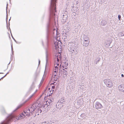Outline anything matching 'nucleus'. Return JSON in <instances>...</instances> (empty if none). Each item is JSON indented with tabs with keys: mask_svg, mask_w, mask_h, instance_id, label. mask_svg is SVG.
<instances>
[{
	"mask_svg": "<svg viewBox=\"0 0 124 124\" xmlns=\"http://www.w3.org/2000/svg\"><path fill=\"white\" fill-rule=\"evenodd\" d=\"M42 107L39 102L38 101L35 102L29 108L27 109L23 112L26 116H29L32 114L33 112L35 115H39L42 111Z\"/></svg>",
	"mask_w": 124,
	"mask_h": 124,
	"instance_id": "nucleus-1",
	"label": "nucleus"
},
{
	"mask_svg": "<svg viewBox=\"0 0 124 124\" xmlns=\"http://www.w3.org/2000/svg\"><path fill=\"white\" fill-rule=\"evenodd\" d=\"M25 117L23 112L20 114L19 116H17L14 114L9 115L6 120L2 122L1 124H8L10 122L16 121V120L22 119Z\"/></svg>",
	"mask_w": 124,
	"mask_h": 124,
	"instance_id": "nucleus-2",
	"label": "nucleus"
},
{
	"mask_svg": "<svg viewBox=\"0 0 124 124\" xmlns=\"http://www.w3.org/2000/svg\"><path fill=\"white\" fill-rule=\"evenodd\" d=\"M37 92V90H36L34 93L32 94L31 95L30 97H29L27 99L25 100H23L22 101L21 103L17 106L16 110H17L21 108L23 106L26 102L30 100L32 98V97L33 96L34 94H35Z\"/></svg>",
	"mask_w": 124,
	"mask_h": 124,
	"instance_id": "nucleus-3",
	"label": "nucleus"
},
{
	"mask_svg": "<svg viewBox=\"0 0 124 124\" xmlns=\"http://www.w3.org/2000/svg\"><path fill=\"white\" fill-rule=\"evenodd\" d=\"M59 40L60 38L59 37H57L54 39V46L55 49L57 50H58V48L59 49L61 43V42Z\"/></svg>",
	"mask_w": 124,
	"mask_h": 124,
	"instance_id": "nucleus-4",
	"label": "nucleus"
},
{
	"mask_svg": "<svg viewBox=\"0 0 124 124\" xmlns=\"http://www.w3.org/2000/svg\"><path fill=\"white\" fill-rule=\"evenodd\" d=\"M104 82L107 86L110 87L113 85V83L109 79H106L104 80Z\"/></svg>",
	"mask_w": 124,
	"mask_h": 124,
	"instance_id": "nucleus-5",
	"label": "nucleus"
},
{
	"mask_svg": "<svg viewBox=\"0 0 124 124\" xmlns=\"http://www.w3.org/2000/svg\"><path fill=\"white\" fill-rule=\"evenodd\" d=\"M56 0H51V7L52 10L54 9L55 12H56L55 7V3L56 2Z\"/></svg>",
	"mask_w": 124,
	"mask_h": 124,
	"instance_id": "nucleus-6",
	"label": "nucleus"
},
{
	"mask_svg": "<svg viewBox=\"0 0 124 124\" xmlns=\"http://www.w3.org/2000/svg\"><path fill=\"white\" fill-rule=\"evenodd\" d=\"M53 101L52 100H51L50 99H49L47 100L46 101V102L45 101L44 102V103L43 104V107H45V106L46 105H48V104H52V103ZM41 106L42 107V105H41Z\"/></svg>",
	"mask_w": 124,
	"mask_h": 124,
	"instance_id": "nucleus-7",
	"label": "nucleus"
},
{
	"mask_svg": "<svg viewBox=\"0 0 124 124\" xmlns=\"http://www.w3.org/2000/svg\"><path fill=\"white\" fill-rule=\"evenodd\" d=\"M53 93V92L51 91V89L49 88L48 90L46 91L45 93V95L47 96H49Z\"/></svg>",
	"mask_w": 124,
	"mask_h": 124,
	"instance_id": "nucleus-8",
	"label": "nucleus"
},
{
	"mask_svg": "<svg viewBox=\"0 0 124 124\" xmlns=\"http://www.w3.org/2000/svg\"><path fill=\"white\" fill-rule=\"evenodd\" d=\"M55 61L54 63V67L58 68L59 66V59L57 57L55 58Z\"/></svg>",
	"mask_w": 124,
	"mask_h": 124,
	"instance_id": "nucleus-9",
	"label": "nucleus"
},
{
	"mask_svg": "<svg viewBox=\"0 0 124 124\" xmlns=\"http://www.w3.org/2000/svg\"><path fill=\"white\" fill-rule=\"evenodd\" d=\"M58 68L55 67L54 68L53 73V76L57 77V74L58 71Z\"/></svg>",
	"mask_w": 124,
	"mask_h": 124,
	"instance_id": "nucleus-10",
	"label": "nucleus"
},
{
	"mask_svg": "<svg viewBox=\"0 0 124 124\" xmlns=\"http://www.w3.org/2000/svg\"><path fill=\"white\" fill-rule=\"evenodd\" d=\"M96 108L98 109L101 108L102 107L101 104L99 102H97L95 105Z\"/></svg>",
	"mask_w": 124,
	"mask_h": 124,
	"instance_id": "nucleus-11",
	"label": "nucleus"
},
{
	"mask_svg": "<svg viewBox=\"0 0 124 124\" xmlns=\"http://www.w3.org/2000/svg\"><path fill=\"white\" fill-rule=\"evenodd\" d=\"M118 88L119 90L124 92V85H119Z\"/></svg>",
	"mask_w": 124,
	"mask_h": 124,
	"instance_id": "nucleus-12",
	"label": "nucleus"
},
{
	"mask_svg": "<svg viewBox=\"0 0 124 124\" xmlns=\"http://www.w3.org/2000/svg\"><path fill=\"white\" fill-rule=\"evenodd\" d=\"M68 64L67 63L65 62L62 64V67L64 69H67L68 68Z\"/></svg>",
	"mask_w": 124,
	"mask_h": 124,
	"instance_id": "nucleus-13",
	"label": "nucleus"
},
{
	"mask_svg": "<svg viewBox=\"0 0 124 124\" xmlns=\"http://www.w3.org/2000/svg\"><path fill=\"white\" fill-rule=\"evenodd\" d=\"M85 41L83 43L84 46H88L89 42V41L88 40H85Z\"/></svg>",
	"mask_w": 124,
	"mask_h": 124,
	"instance_id": "nucleus-14",
	"label": "nucleus"
},
{
	"mask_svg": "<svg viewBox=\"0 0 124 124\" xmlns=\"http://www.w3.org/2000/svg\"><path fill=\"white\" fill-rule=\"evenodd\" d=\"M62 73L64 77H66L67 74V70H65L64 69H63L62 71Z\"/></svg>",
	"mask_w": 124,
	"mask_h": 124,
	"instance_id": "nucleus-15",
	"label": "nucleus"
},
{
	"mask_svg": "<svg viewBox=\"0 0 124 124\" xmlns=\"http://www.w3.org/2000/svg\"><path fill=\"white\" fill-rule=\"evenodd\" d=\"M57 30L58 29L57 28H56L55 29H54L53 30V33L54 34L57 35Z\"/></svg>",
	"mask_w": 124,
	"mask_h": 124,
	"instance_id": "nucleus-16",
	"label": "nucleus"
},
{
	"mask_svg": "<svg viewBox=\"0 0 124 124\" xmlns=\"http://www.w3.org/2000/svg\"><path fill=\"white\" fill-rule=\"evenodd\" d=\"M69 45L70 46H71L72 45L73 46V47H74V46L75 45V43H73L72 42H70L69 43Z\"/></svg>",
	"mask_w": 124,
	"mask_h": 124,
	"instance_id": "nucleus-17",
	"label": "nucleus"
},
{
	"mask_svg": "<svg viewBox=\"0 0 124 124\" xmlns=\"http://www.w3.org/2000/svg\"><path fill=\"white\" fill-rule=\"evenodd\" d=\"M118 18L119 19V20H120V18L121 17V16L120 15H118Z\"/></svg>",
	"mask_w": 124,
	"mask_h": 124,
	"instance_id": "nucleus-18",
	"label": "nucleus"
},
{
	"mask_svg": "<svg viewBox=\"0 0 124 124\" xmlns=\"http://www.w3.org/2000/svg\"><path fill=\"white\" fill-rule=\"evenodd\" d=\"M121 76L122 77H124V75L123 74H122L121 75Z\"/></svg>",
	"mask_w": 124,
	"mask_h": 124,
	"instance_id": "nucleus-19",
	"label": "nucleus"
},
{
	"mask_svg": "<svg viewBox=\"0 0 124 124\" xmlns=\"http://www.w3.org/2000/svg\"><path fill=\"white\" fill-rule=\"evenodd\" d=\"M32 88H31V89H30V91H32Z\"/></svg>",
	"mask_w": 124,
	"mask_h": 124,
	"instance_id": "nucleus-20",
	"label": "nucleus"
},
{
	"mask_svg": "<svg viewBox=\"0 0 124 124\" xmlns=\"http://www.w3.org/2000/svg\"><path fill=\"white\" fill-rule=\"evenodd\" d=\"M46 124V123H45V124Z\"/></svg>",
	"mask_w": 124,
	"mask_h": 124,
	"instance_id": "nucleus-21",
	"label": "nucleus"
},
{
	"mask_svg": "<svg viewBox=\"0 0 124 124\" xmlns=\"http://www.w3.org/2000/svg\"><path fill=\"white\" fill-rule=\"evenodd\" d=\"M55 14H54V16H55Z\"/></svg>",
	"mask_w": 124,
	"mask_h": 124,
	"instance_id": "nucleus-22",
	"label": "nucleus"
}]
</instances>
